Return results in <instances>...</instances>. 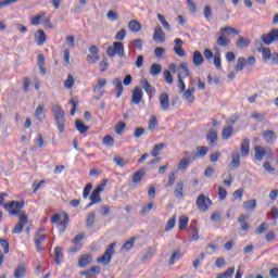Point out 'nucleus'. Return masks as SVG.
<instances>
[{"mask_svg":"<svg viewBox=\"0 0 278 278\" xmlns=\"http://www.w3.org/2000/svg\"><path fill=\"white\" fill-rule=\"evenodd\" d=\"M5 197H8V193H0V205H3L4 210L9 212L10 216H18V211L25 207V201H11L5 204Z\"/></svg>","mask_w":278,"mask_h":278,"instance_id":"obj_1","label":"nucleus"},{"mask_svg":"<svg viewBox=\"0 0 278 278\" xmlns=\"http://www.w3.org/2000/svg\"><path fill=\"white\" fill-rule=\"evenodd\" d=\"M229 34H235L236 36H238L240 34V31H238L236 28L233 27H222L218 31V36L216 38V45L217 47H229L231 45V39H229L227 37V35Z\"/></svg>","mask_w":278,"mask_h":278,"instance_id":"obj_2","label":"nucleus"},{"mask_svg":"<svg viewBox=\"0 0 278 278\" xmlns=\"http://www.w3.org/2000/svg\"><path fill=\"white\" fill-rule=\"evenodd\" d=\"M52 112L54 113L56 127L60 134H64V123H66V119H65L66 113L64 112V110L62 109V105L60 104H53Z\"/></svg>","mask_w":278,"mask_h":278,"instance_id":"obj_3","label":"nucleus"},{"mask_svg":"<svg viewBox=\"0 0 278 278\" xmlns=\"http://www.w3.org/2000/svg\"><path fill=\"white\" fill-rule=\"evenodd\" d=\"M116 247V242H113L106 248L104 254L100 257L97 258V262L99 264H102L103 266H108L110 262H112V255H114L115 250L114 248Z\"/></svg>","mask_w":278,"mask_h":278,"instance_id":"obj_4","label":"nucleus"},{"mask_svg":"<svg viewBox=\"0 0 278 278\" xmlns=\"http://www.w3.org/2000/svg\"><path fill=\"white\" fill-rule=\"evenodd\" d=\"M195 205L199 212H207V210L212 207V200L208 197H205V194L201 193L195 200Z\"/></svg>","mask_w":278,"mask_h":278,"instance_id":"obj_5","label":"nucleus"},{"mask_svg":"<svg viewBox=\"0 0 278 278\" xmlns=\"http://www.w3.org/2000/svg\"><path fill=\"white\" fill-rule=\"evenodd\" d=\"M47 240V233H45V228H40L37 230L35 237H34V242L36 247V251H45V242Z\"/></svg>","mask_w":278,"mask_h":278,"instance_id":"obj_6","label":"nucleus"},{"mask_svg":"<svg viewBox=\"0 0 278 278\" xmlns=\"http://www.w3.org/2000/svg\"><path fill=\"white\" fill-rule=\"evenodd\" d=\"M261 40H262V42H264V45H267V46L273 45V42H277V40H278V28H274L269 33L263 34L261 36Z\"/></svg>","mask_w":278,"mask_h":278,"instance_id":"obj_7","label":"nucleus"},{"mask_svg":"<svg viewBox=\"0 0 278 278\" xmlns=\"http://www.w3.org/2000/svg\"><path fill=\"white\" fill-rule=\"evenodd\" d=\"M84 238H86L84 232L74 237L72 240V244L74 245L70 249V253H78V251H81V247H84Z\"/></svg>","mask_w":278,"mask_h":278,"instance_id":"obj_8","label":"nucleus"},{"mask_svg":"<svg viewBox=\"0 0 278 278\" xmlns=\"http://www.w3.org/2000/svg\"><path fill=\"white\" fill-rule=\"evenodd\" d=\"M112 84L114 86L113 92H114L116 99H121V97L123 96V92L125 90V87H123V79L114 78Z\"/></svg>","mask_w":278,"mask_h":278,"instance_id":"obj_9","label":"nucleus"},{"mask_svg":"<svg viewBox=\"0 0 278 278\" xmlns=\"http://www.w3.org/2000/svg\"><path fill=\"white\" fill-rule=\"evenodd\" d=\"M186 157H182L178 164V170H188V166L194 162V157L188 152L185 153Z\"/></svg>","mask_w":278,"mask_h":278,"instance_id":"obj_10","label":"nucleus"},{"mask_svg":"<svg viewBox=\"0 0 278 278\" xmlns=\"http://www.w3.org/2000/svg\"><path fill=\"white\" fill-rule=\"evenodd\" d=\"M159 101L163 112H168V110H170V98L166 92H162L160 94Z\"/></svg>","mask_w":278,"mask_h":278,"instance_id":"obj_11","label":"nucleus"},{"mask_svg":"<svg viewBox=\"0 0 278 278\" xmlns=\"http://www.w3.org/2000/svg\"><path fill=\"white\" fill-rule=\"evenodd\" d=\"M29 219L27 218V215H20L18 223L15 225L14 229L12 230V233H23V229L25 228V225Z\"/></svg>","mask_w":278,"mask_h":278,"instance_id":"obj_12","label":"nucleus"},{"mask_svg":"<svg viewBox=\"0 0 278 278\" xmlns=\"http://www.w3.org/2000/svg\"><path fill=\"white\" fill-rule=\"evenodd\" d=\"M262 136L266 144H275V142H277V134L275 130H265L263 131Z\"/></svg>","mask_w":278,"mask_h":278,"instance_id":"obj_13","label":"nucleus"},{"mask_svg":"<svg viewBox=\"0 0 278 278\" xmlns=\"http://www.w3.org/2000/svg\"><path fill=\"white\" fill-rule=\"evenodd\" d=\"M141 102H142V88L136 87L132 91L130 103L132 105H140Z\"/></svg>","mask_w":278,"mask_h":278,"instance_id":"obj_14","label":"nucleus"},{"mask_svg":"<svg viewBox=\"0 0 278 278\" xmlns=\"http://www.w3.org/2000/svg\"><path fill=\"white\" fill-rule=\"evenodd\" d=\"M190 76V70L188 68V63L182 62L178 65V75L177 77L180 79H186V77Z\"/></svg>","mask_w":278,"mask_h":278,"instance_id":"obj_15","label":"nucleus"},{"mask_svg":"<svg viewBox=\"0 0 278 278\" xmlns=\"http://www.w3.org/2000/svg\"><path fill=\"white\" fill-rule=\"evenodd\" d=\"M249 153H251V141L249 139H243L241 141V157H248Z\"/></svg>","mask_w":278,"mask_h":278,"instance_id":"obj_16","label":"nucleus"},{"mask_svg":"<svg viewBox=\"0 0 278 278\" xmlns=\"http://www.w3.org/2000/svg\"><path fill=\"white\" fill-rule=\"evenodd\" d=\"M101 192H103V187L98 186L89 197V200L92 201V203H101Z\"/></svg>","mask_w":278,"mask_h":278,"instance_id":"obj_17","label":"nucleus"},{"mask_svg":"<svg viewBox=\"0 0 278 278\" xmlns=\"http://www.w3.org/2000/svg\"><path fill=\"white\" fill-rule=\"evenodd\" d=\"M175 42V47H174V52L176 53V55H178V58H184L186 55V50L184 48H181V45H184V40L177 38L174 40Z\"/></svg>","mask_w":278,"mask_h":278,"instance_id":"obj_18","label":"nucleus"},{"mask_svg":"<svg viewBox=\"0 0 278 278\" xmlns=\"http://www.w3.org/2000/svg\"><path fill=\"white\" fill-rule=\"evenodd\" d=\"M240 153L233 152L231 154V162L228 166L230 170H236V168H240Z\"/></svg>","mask_w":278,"mask_h":278,"instance_id":"obj_19","label":"nucleus"},{"mask_svg":"<svg viewBox=\"0 0 278 278\" xmlns=\"http://www.w3.org/2000/svg\"><path fill=\"white\" fill-rule=\"evenodd\" d=\"M206 140L210 142L211 147H216L218 142V132L215 129H211L206 134Z\"/></svg>","mask_w":278,"mask_h":278,"instance_id":"obj_20","label":"nucleus"},{"mask_svg":"<svg viewBox=\"0 0 278 278\" xmlns=\"http://www.w3.org/2000/svg\"><path fill=\"white\" fill-rule=\"evenodd\" d=\"M153 40L154 42H164L165 35H164V31L162 30V26L157 25L154 28Z\"/></svg>","mask_w":278,"mask_h":278,"instance_id":"obj_21","label":"nucleus"},{"mask_svg":"<svg viewBox=\"0 0 278 278\" xmlns=\"http://www.w3.org/2000/svg\"><path fill=\"white\" fill-rule=\"evenodd\" d=\"M264 155H266V149L262 146L254 147V157L257 162H262L264 160Z\"/></svg>","mask_w":278,"mask_h":278,"instance_id":"obj_22","label":"nucleus"},{"mask_svg":"<svg viewBox=\"0 0 278 278\" xmlns=\"http://www.w3.org/2000/svg\"><path fill=\"white\" fill-rule=\"evenodd\" d=\"M35 39H36L38 47H42V45H45V42H47V35H45V30L38 29L35 33Z\"/></svg>","mask_w":278,"mask_h":278,"instance_id":"obj_23","label":"nucleus"},{"mask_svg":"<svg viewBox=\"0 0 278 278\" xmlns=\"http://www.w3.org/2000/svg\"><path fill=\"white\" fill-rule=\"evenodd\" d=\"M174 197L179 200L184 199V180H180L176 184L174 189Z\"/></svg>","mask_w":278,"mask_h":278,"instance_id":"obj_24","label":"nucleus"},{"mask_svg":"<svg viewBox=\"0 0 278 278\" xmlns=\"http://www.w3.org/2000/svg\"><path fill=\"white\" fill-rule=\"evenodd\" d=\"M113 49L118 58H125V45L121 41L113 42Z\"/></svg>","mask_w":278,"mask_h":278,"instance_id":"obj_25","label":"nucleus"},{"mask_svg":"<svg viewBox=\"0 0 278 278\" xmlns=\"http://www.w3.org/2000/svg\"><path fill=\"white\" fill-rule=\"evenodd\" d=\"M192 62H193V66H201L203 62H205V59L203 58V54L201 53V51L197 50L193 52Z\"/></svg>","mask_w":278,"mask_h":278,"instance_id":"obj_26","label":"nucleus"},{"mask_svg":"<svg viewBox=\"0 0 278 278\" xmlns=\"http://www.w3.org/2000/svg\"><path fill=\"white\" fill-rule=\"evenodd\" d=\"M88 264H92V255L90 254H84L78 260V266L80 268H85V266H88Z\"/></svg>","mask_w":278,"mask_h":278,"instance_id":"obj_27","label":"nucleus"},{"mask_svg":"<svg viewBox=\"0 0 278 278\" xmlns=\"http://www.w3.org/2000/svg\"><path fill=\"white\" fill-rule=\"evenodd\" d=\"M143 90L147 92V94L151 96V94H155V87L151 86L149 84V80H147V78H143L141 81H140Z\"/></svg>","mask_w":278,"mask_h":278,"instance_id":"obj_28","label":"nucleus"},{"mask_svg":"<svg viewBox=\"0 0 278 278\" xmlns=\"http://www.w3.org/2000/svg\"><path fill=\"white\" fill-rule=\"evenodd\" d=\"M256 51H258V53H262L264 62H268L270 60V56L273 55V52H270V48H263L261 46L256 48Z\"/></svg>","mask_w":278,"mask_h":278,"instance_id":"obj_29","label":"nucleus"},{"mask_svg":"<svg viewBox=\"0 0 278 278\" xmlns=\"http://www.w3.org/2000/svg\"><path fill=\"white\" fill-rule=\"evenodd\" d=\"M233 134H236L233 126L225 127L222 130V138H223V140H229V138H231L233 136Z\"/></svg>","mask_w":278,"mask_h":278,"instance_id":"obj_30","label":"nucleus"},{"mask_svg":"<svg viewBox=\"0 0 278 278\" xmlns=\"http://www.w3.org/2000/svg\"><path fill=\"white\" fill-rule=\"evenodd\" d=\"M184 92V99L185 101H188V103H194V88H188Z\"/></svg>","mask_w":278,"mask_h":278,"instance_id":"obj_31","label":"nucleus"},{"mask_svg":"<svg viewBox=\"0 0 278 278\" xmlns=\"http://www.w3.org/2000/svg\"><path fill=\"white\" fill-rule=\"evenodd\" d=\"M128 28L130 29V31L138 34V31L142 30V25L140 24V22H138L136 20H131L128 23Z\"/></svg>","mask_w":278,"mask_h":278,"instance_id":"obj_32","label":"nucleus"},{"mask_svg":"<svg viewBox=\"0 0 278 278\" xmlns=\"http://www.w3.org/2000/svg\"><path fill=\"white\" fill-rule=\"evenodd\" d=\"M207 153H210V148L207 147H198L197 148V152L194 155H192V157H194V160H197L198 157H205V155H207Z\"/></svg>","mask_w":278,"mask_h":278,"instance_id":"obj_33","label":"nucleus"},{"mask_svg":"<svg viewBox=\"0 0 278 278\" xmlns=\"http://www.w3.org/2000/svg\"><path fill=\"white\" fill-rule=\"evenodd\" d=\"M155 255V248H148L146 253L141 256V262L144 264Z\"/></svg>","mask_w":278,"mask_h":278,"instance_id":"obj_34","label":"nucleus"},{"mask_svg":"<svg viewBox=\"0 0 278 278\" xmlns=\"http://www.w3.org/2000/svg\"><path fill=\"white\" fill-rule=\"evenodd\" d=\"M45 16H47V12H45V11L33 16L30 20V24L34 25L35 27H38V25H40V21H42V18H45Z\"/></svg>","mask_w":278,"mask_h":278,"instance_id":"obj_35","label":"nucleus"},{"mask_svg":"<svg viewBox=\"0 0 278 278\" xmlns=\"http://www.w3.org/2000/svg\"><path fill=\"white\" fill-rule=\"evenodd\" d=\"M249 45H251V41L245 37H240L236 41V47H238L239 49H247V47H249Z\"/></svg>","mask_w":278,"mask_h":278,"instance_id":"obj_36","label":"nucleus"},{"mask_svg":"<svg viewBox=\"0 0 278 278\" xmlns=\"http://www.w3.org/2000/svg\"><path fill=\"white\" fill-rule=\"evenodd\" d=\"M157 125H160V123L157 122V117L155 115H151L148 122V129L150 131H155Z\"/></svg>","mask_w":278,"mask_h":278,"instance_id":"obj_37","label":"nucleus"},{"mask_svg":"<svg viewBox=\"0 0 278 278\" xmlns=\"http://www.w3.org/2000/svg\"><path fill=\"white\" fill-rule=\"evenodd\" d=\"M96 218H97V214H94V212H91L87 215L86 226L88 227V229H92V227H94Z\"/></svg>","mask_w":278,"mask_h":278,"instance_id":"obj_38","label":"nucleus"},{"mask_svg":"<svg viewBox=\"0 0 278 278\" xmlns=\"http://www.w3.org/2000/svg\"><path fill=\"white\" fill-rule=\"evenodd\" d=\"M161 73H162V65L157 63H153L150 68V75H152V77H157V75H160Z\"/></svg>","mask_w":278,"mask_h":278,"instance_id":"obj_39","label":"nucleus"},{"mask_svg":"<svg viewBox=\"0 0 278 278\" xmlns=\"http://www.w3.org/2000/svg\"><path fill=\"white\" fill-rule=\"evenodd\" d=\"M164 147H166V143H159L155 144L150 153V155L152 157H157V155H160L161 151L164 149Z\"/></svg>","mask_w":278,"mask_h":278,"instance_id":"obj_40","label":"nucleus"},{"mask_svg":"<svg viewBox=\"0 0 278 278\" xmlns=\"http://www.w3.org/2000/svg\"><path fill=\"white\" fill-rule=\"evenodd\" d=\"M136 243V238L132 237L128 241H126L123 245L121 251H131L134 249V244Z\"/></svg>","mask_w":278,"mask_h":278,"instance_id":"obj_41","label":"nucleus"},{"mask_svg":"<svg viewBox=\"0 0 278 278\" xmlns=\"http://www.w3.org/2000/svg\"><path fill=\"white\" fill-rule=\"evenodd\" d=\"M235 273H236V267H229L226 271L217 275V278H233Z\"/></svg>","mask_w":278,"mask_h":278,"instance_id":"obj_42","label":"nucleus"},{"mask_svg":"<svg viewBox=\"0 0 278 278\" xmlns=\"http://www.w3.org/2000/svg\"><path fill=\"white\" fill-rule=\"evenodd\" d=\"M247 65V59L244 58H239L237 60V64L235 65V71H237V73H240V71L244 70V66Z\"/></svg>","mask_w":278,"mask_h":278,"instance_id":"obj_43","label":"nucleus"},{"mask_svg":"<svg viewBox=\"0 0 278 278\" xmlns=\"http://www.w3.org/2000/svg\"><path fill=\"white\" fill-rule=\"evenodd\" d=\"M126 127H127V124H125V122H118L115 125V134H117V136H123V134H125Z\"/></svg>","mask_w":278,"mask_h":278,"instance_id":"obj_44","label":"nucleus"},{"mask_svg":"<svg viewBox=\"0 0 278 278\" xmlns=\"http://www.w3.org/2000/svg\"><path fill=\"white\" fill-rule=\"evenodd\" d=\"M25 273H27V269H25V266L18 265V266L15 268L14 277H15V278H23V277H25Z\"/></svg>","mask_w":278,"mask_h":278,"instance_id":"obj_45","label":"nucleus"},{"mask_svg":"<svg viewBox=\"0 0 278 278\" xmlns=\"http://www.w3.org/2000/svg\"><path fill=\"white\" fill-rule=\"evenodd\" d=\"M45 112V106L42 104H39L37 109L35 110V118L36 121H39V123H42V113Z\"/></svg>","mask_w":278,"mask_h":278,"instance_id":"obj_46","label":"nucleus"},{"mask_svg":"<svg viewBox=\"0 0 278 278\" xmlns=\"http://www.w3.org/2000/svg\"><path fill=\"white\" fill-rule=\"evenodd\" d=\"M243 207H244V210L253 211V210H255L257 207V201L255 199L245 201L243 203Z\"/></svg>","mask_w":278,"mask_h":278,"instance_id":"obj_47","label":"nucleus"},{"mask_svg":"<svg viewBox=\"0 0 278 278\" xmlns=\"http://www.w3.org/2000/svg\"><path fill=\"white\" fill-rule=\"evenodd\" d=\"M188 220H189L188 216H186V215L180 216L179 219H178V228L180 230L187 229Z\"/></svg>","mask_w":278,"mask_h":278,"instance_id":"obj_48","label":"nucleus"},{"mask_svg":"<svg viewBox=\"0 0 278 278\" xmlns=\"http://www.w3.org/2000/svg\"><path fill=\"white\" fill-rule=\"evenodd\" d=\"M142 177H144V172L138 170L132 175V184H140L142 181Z\"/></svg>","mask_w":278,"mask_h":278,"instance_id":"obj_49","label":"nucleus"},{"mask_svg":"<svg viewBox=\"0 0 278 278\" xmlns=\"http://www.w3.org/2000/svg\"><path fill=\"white\" fill-rule=\"evenodd\" d=\"M214 66L215 68H217L218 71H220V68H223V65L220 63V51H216L214 54Z\"/></svg>","mask_w":278,"mask_h":278,"instance_id":"obj_50","label":"nucleus"},{"mask_svg":"<svg viewBox=\"0 0 278 278\" xmlns=\"http://www.w3.org/2000/svg\"><path fill=\"white\" fill-rule=\"evenodd\" d=\"M75 86V78L73 75L68 74L67 79L64 81V88H67V90H71Z\"/></svg>","mask_w":278,"mask_h":278,"instance_id":"obj_51","label":"nucleus"},{"mask_svg":"<svg viewBox=\"0 0 278 278\" xmlns=\"http://www.w3.org/2000/svg\"><path fill=\"white\" fill-rule=\"evenodd\" d=\"M177 179V177H175L174 172H172L168 176H167V181L165 182V188H172V186H175V180Z\"/></svg>","mask_w":278,"mask_h":278,"instance_id":"obj_52","label":"nucleus"},{"mask_svg":"<svg viewBox=\"0 0 278 278\" xmlns=\"http://www.w3.org/2000/svg\"><path fill=\"white\" fill-rule=\"evenodd\" d=\"M76 129L79 131V134H86L90 127L84 125L80 121H76Z\"/></svg>","mask_w":278,"mask_h":278,"instance_id":"obj_53","label":"nucleus"},{"mask_svg":"<svg viewBox=\"0 0 278 278\" xmlns=\"http://www.w3.org/2000/svg\"><path fill=\"white\" fill-rule=\"evenodd\" d=\"M90 192H92V184L88 182L83 190V199H88Z\"/></svg>","mask_w":278,"mask_h":278,"instance_id":"obj_54","label":"nucleus"},{"mask_svg":"<svg viewBox=\"0 0 278 278\" xmlns=\"http://www.w3.org/2000/svg\"><path fill=\"white\" fill-rule=\"evenodd\" d=\"M54 255H55L54 262H56L58 264H61L62 257H63V255H62V248L56 247L54 249Z\"/></svg>","mask_w":278,"mask_h":278,"instance_id":"obj_55","label":"nucleus"},{"mask_svg":"<svg viewBox=\"0 0 278 278\" xmlns=\"http://www.w3.org/2000/svg\"><path fill=\"white\" fill-rule=\"evenodd\" d=\"M164 79L166 84H169V86H173V74H170V71L164 70L163 71Z\"/></svg>","mask_w":278,"mask_h":278,"instance_id":"obj_56","label":"nucleus"},{"mask_svg":"<svg viewBox=\"0 0 278 278\" xmlns=\"http://www.w3.org/2000/svg\"><path fill=\"white\" fill-rule=\"evenodd\" d=\"M105 84H108V79H99L97 86L93 88V92H100L101 88H104Z\"/></svg>","mask_w":278,"mask_h":278,"instance_id":"obj_57","label":"nucleus"},{"mask_svg":"<svg viewBox=\"0 0 278 278\" xmlns=\"http://www.w3.org/2000/svg\"><path fill=\"white\" fill-rule=\"evenodd\" d=\"M102 144H104V147H113L114 146V138L110 135L105 136L102 139Z\"/></svg>","mask_w":278,"mask_h":278,"instance_id":"obj_58","label":"nucleus"},{"mask_svg":"<svg viewBox=\"0 0 278 278\" xmlns=\"http://www.w3.org/2000/svg\"><path fill=\"white\" fill-rule=\"evenodd\" d=\"M113 162L114 164H116V166H119L121 168H123L127 164V161H125V159L122 156H115L113 159Z\"/></svg>","mask_w":278,"mask_h":278,"instance_id":"obj_59","label":"nucleus"},{"mask_svg":"<svg viewBox=\"0 0 278 278\" xmlns=\"http://www.w3.org/2000/svg\"><path fill=\"white\" fill-rule=\"evenodd\" d=\"M179 257H181V252L179 251L173 252L168 261L169 266H173V264H175V260H179Z\"/></svg>","mask_w":278,"mask_h":278,"instance_id":"obj_60","label":"nucleus"},{"mask_svg":"<svg viewBox=\"0 0 278 278\" xmlns=\"http://www.w3.org/2000/svg\"><path fill=\"white\" fill-rule=\"evenodd\" d=\"M151 210H153V202H150L148 205H143L142 210L140 212V215L147 216V214H149V212H151Z\"/></svg>","mask_w":278,"mask_h":278,"instance_id":"obj_61","label":"nucleus"},{"mask_svg":"<svg viewBox=\"0 0 278 278\" xmlns=\"http://www.w3.org/2000/svg\"><path fill=\"white\" fill-rule=\"evenodd\" d=\"M99 60H101V56H99V54H88L87 55V62H89V64H97V62H99Z\"/></svg>","mask_w":278,"mask_h":278,"instance_id":"obj_62","label":"nucleus"},{"mask_svg":"<svg viewBox=\"0 0 278 278\" xmlns=\"http://www.w3.org/2000/svg\"><path fill=\"white\" fill-rule=\"evenodd\" d=\"M175 217H172L167 220L166 227H165V231H170L173 229H175Z\"/></svg>","mask_w":278,"mask_h":278,"instance_id":"obj_63","label":"nucleus"},{"mask_svg":"<svg viewBox=\"0 0 278 278\" xmlns=\"http://www.w3.org/2000/svg\"><path fill=\"white\" fill-rule=\"evenodd\" d=\"M203 260H205V253H201L200 256L194 260L193 268H199Z\"/></svg>","mask_w":278,"mask_h":278,"instance_id":"obj_64","label":"nucleus"}]
</instances>
